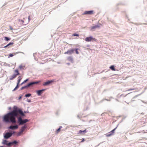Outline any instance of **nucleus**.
Segmentation results:
<instances>
[{
  "label": "nucleus",
  "instance_id": "obj_23",
  "mask_svg": "<svg viewBox=\"0 0 147 147\" xmlns=\"http://www.w3.org/2000/svg\"><path fill=\"white\" fill-rule=\"evenodd\" d=\"M30 16H28V21H27L26 23H25V24H23L24 25H26V24H28L29 22V21H30Z\"/></svg>",
  "mask_w": 147,
  "mask_h": 147
},
{
  "label": "nucleus",
  "instance_id": "obj_27",
  "mask_svg": "<svg viewBox=\"0 0 147 147\" xmlns=\"http://www.w3.org/2000/svg\"><path fill=\"white\" fill-rule=\"evenodd\" d=\"M31 94H26L25 95V96L26 97H29L31 96Z\"/></svg>",
  "mask_w": 147,
  "mask_h": 147
},
{
  "label": "nucleus",
  "instance_id": "obj_42",
  "mask_svg": "<svg viewBox=\"0 0 147 147\" xmlns=\"http://www.w3.org/2000/svg\"><path fill=\"white\" fill-rule=\"evenodd\" d=\"M146 24V25L147 24Z\"/></svg>",
  "mask_w": 147,
  "mask_h": 147
},
{
  "label": "nucleus",
  "instance_id": "obj_30",
  "mask_svg": "<svg viewBox=\"0 0 147 147\" xmlns=\"http://www.w3.org/2000/svg\"><path fill=\"white\" fill-rule=\"evenodd\" d=\"M74 50V51H75L76 54H79V52L78 51V49H75Z\"/></svg>",
  "mask_w": 147,
  "mask_h": 147
},
{
  "label": "nucleus",
  "instance_id": "obj_6",
  "mask_svg": "<svg viewBox=\"0 0 147 147\" xmlns=\"http://www.w3.org/2000/svg\"><path fill=\"white\" fill-rule=\"evenodd\" d=\"M27 126L26 125H24L22 127L20 130V132L18 134L19 136L21 135L23 132L25 130V129L26 128Z\"/></svg>",
  "mask_w": 147,
  "mask_h": 147
},
{
  "label": "nucleus",
  "instance_id": "obj_15",
  "mask_svg": "<svg viewBox=\"0 0 147 147\" xmlns=\"http://www.w3.org/2000/svg\"><path fill=\"white\" fill-rule=\"evenodd\" d=\"M67 60L68 61L71 62V63L73 62V58L71 56L68 57L67 58Z\"/></svg>",
  "mask_w": 147,
  "mask_h": 147
},
{
  "label": "nucleus",
  "instance_id": "obj_26",
  "mask_svg": "<svg viewBox=\"0 0 147 147\" xmlns=\"http://www.w3.org/2000/svg\"><path fill=\"white\" fill-rule=\"evenodd\" d=\"M72 36H79V35L78 34L75 33V34H73L72 35Z\"/></svg>",
  "mask_w": 147,
  "mask_h": 147
},
{
  "label": "nucleus",
  "instance_id": "obj_9",
  "mask_svg": "<svg viewBox=\"0 0 147 147\" xmlns=\"http://www.w3.org/2000/svg\"><path fill=\"white\" fill-rule=\"evenodd\" d=\"M74 49H72L70 50H69L68 51H67V52H65L64 53V54H68L69 55H71V54L74 53Z\"/></svg>",
  "mask_w": 147,
  "mask_h": 147
},
{
  "label": "nucleus",
  "instance_id": "obj_39",
  "mask_svg": "<svg viewBox=\"0 0 147 147\" xmlns=\"http://www.w3.org/2000/svg\"><path fill=\"white\" fill-rule=\"evenodd\" d=\"M16 90V88H15L13 90V91H15Z\"/></svg>",
  "mask_w": 147,
  "mask_h": 147
},
{
  "label": "nucleus",
  "instance_id": "obj_8",
  "mask_svg": "<svg viewBox=\"0 0 147 147\" xmlns=\"http://www.w3.org/2000/svg\"><path fill=\"white\" fill-rule=\"evenodd\" d=\"M12 135V134L11 133H7L5 135L4 137L5 139H7L10 137Z\"/></svg>",
  "mask_w": 147,
  "mask_h": 147
},
{
  "label": "nucleus",
  "instance_id": "obj_29",
  "mask_svg": "<svg viewBox=\"0 0 147 147\" xmlns=\"http://www.w3.org/2000/svg\"><path fill=\"white\" fill-rule=\"evenodd\" d=\"M25 67V66H22V65H20L19 66V68L20 69H23L24 68V67Z\"/></svg>",
  "mask_w": 147,
  "mask_h": 147
},
{
  "label": "nucleus",
  "instance_id": "obj_7",
  "mask_svg": "<svg viewBox=\"0 0 147 147\" xmlns=\"http://www.w3.org/2000/svg\"><path fill=\"white\" fill-rule=\"evenodd\" d=\"M54 81L53 80H49L43 83L42 84V85L43 86H48L53 82Z\"/></svg>",
  "mask_w": 147,
  "mask_h": 147
},
{
  "label": "nucleus",
  "instance_id": "obj_36",
  "mask_svg": "<svg viewBox=\"0 0 147 147\" xmlns=\"http://www.w3.org/2000/svg\"><path fill=\"white\" fill-rule=\"evenodd\" d=\"M18 79H20V80H21V79L22 78L21 76H20L18 77Z\"/></svg>",
  "mask_w": 147,
  "mask_h": 147
},
{
  "label": "nucleus",
  "instance_id": "obj_13",
  "mask_svg": "<svg viewBox=\"0 0 147 147\" xmlns=\"http://www.w3.org/2000/svg\"><path fill=\"white\" fill-rule=\"evenodd\" d=\"M87 131L86 129H85V130L83 131L80 130L78 131V134H83L86 133Z\"/></svg>",
  "mask_w": 147,
  "mask_h": 147
},
{
  "label": "nucleus",
  "instance_id": "obj_41",
  "mask_svg": "<svg viewBox=\"0 0 147 147\" xmlns=\"http://www.w3.org/2000/svg\"><path fill=\"white\" fill-rule=\"evenodd\" d=\"M21 97H20L19 98V99H21Z\"/></svg>",
  "mask_w": 147,
  "mask_h": 147
},
{
  "label": "nucleus",
  "instance_id": "obj_35",
  "mask_svg": "<svg viewBox=\"0 0 147 147\" xmlns=\"http://www.w3.org/2000/svg\"><path fill=\"white\" fill-rule=\"evenodd\" d=\"M18 86H19V84H17V86L15 88H16V89H17L19 88Z\"/></svg>",
  "mask_w": 147,
  "mask_h": 147
},
{
  "label": "nucleus",
  "instance_id": "obj_25",
  "mask_svg": "<svg viewBox=\"0 0 147 147\" xmlns=\"http://www.w3.org/2000/svg\"><path fill=\"white\" fill-rule=\"evenodd\" d=\"M13 109H14L13 110H16V111H17V112H18V108H17V107L16 106H14L13 107Z\"/></svg>",
  "mask_w": 147,
  "mask_h": 147
},
{
  "label": "nucleus",
  "instance_id": "obj_44",
  "mask_svg": "<svg viewBox=\"0 0 147 147\" xmlns=\"http://www.w3.org/2000/svg\"><path fill=\"white\" fill-rule=\"evenodd\" d=\"M0 147H3V146H0Z\"/></svg>",
  "mask_w": 147,
  "mask_h": 147
},
{
  "label": "nucleus",
  "instance_id": "obj_19",
  "mask_svg": "<svg viewBox=\"0 0 147 147\" xmlns=\"http://www.w3.org/2000/svg\"><path fill=\"white\" fill-rule=\"evenodd\" d=\"M100 27V26L98 25H95V26H92L91 27V30L94 29L96 28H99Z\"/></svg>",
  "mask_w": 147,
  "mask_h": 147
},
{
  "label": "nucleus",
  "instance_id": "obj_43",
  "mask_svg": "<svg viewBox=\"0 0 147 147\" xmlns=\"http://www.w3.org/2000/svg\"><path fill=\"white\" fill-rule=\"evenodd\" d=\"M29 102H30V101L29 100H28V101Z\"/></svg>",
  "mask_w": 147,
  "mask_h": 147
},
{
  "label": "nucleus",
  "instance_id": "obj_37",
  "mask_svg": "<svg viewBox=\"0 0 147 147\" xmlns=\"http://www.w3.org/2000/svg\"><path fill=\"white\" fill-rule=\"evenodd\" d=\"M20 21L21 22H22V24H23V23H24V21H25L23 20H20Z\"/></svg>",
  "mask_w": 147,
  "mask_h": 147
},
{
  "label": "nucleus",
  "instance_id": "obj_33",
  "mask_svg": "<svg viewBox=\"0 0 147 147\" xmlns=\"http://www.w3.org/2000/svg\"><path fill=\"white\" fill-rule=\"evenodd\" d=\"M135 89H135V88L129 89H128L127 90V91L132 90H134Z\"/></svg>",
  "mask_w": 147,
  "mask_h": 147
},
{
  "label": "nucleus",
  "instance_id": "obj_34",
  "mask_svg": "<svg viewBox=\"0 0 147 147\" xmlns=\"http://www.w3.org/2000/svg\"><path fill=\"white\" fill-rule=\"evenodd\" d=\"M21 80L18 79V83H17V84H19Z\"/></svg>",
  "mask_w": 147,
  "mask_h": 147
},
{
  "label": "nucleus",
  "instance_id": "obj_5",
  "mask_svg": "<svg viewBox=\"0 0 147 147\" xmlns=\"http://www.w3.org/2000/svg\"><path fill=\"white\" fill-rule=\"evenodd\" d=\"M15 72L16 73L15 74L13 75L12 76H10L9 79L10 80H13L14 78L16 77L17 76L19 75L20 73L19 72L18 70V69H16L15 70Z\"/></svg>",
  "mask_w": 147,
  "mask_h": 147
},
{
  "label": "nucleus",
  "instance_id": "obj_24",
  "mask_svg": "<svg viewBox=\"0 0 147 147\" xmlns=\"http://www.w3.org/2000/svg\"><path fill=\"white\" fill-rule=\"evenodd\" d=\"M113 135L112 133H110V132H109V133H108V134H107L106 135V136L107 137H109L111 136V135Z\"/></svg>",
  "mask_w": 147,
  "mask_h": 147
},
{
  "label": "nucleus",
  "instance_id": "obj_2",
  "mask_svg": "<svg viewBox=\"0 0 147 147\" xmlns=\"http://www.w3.org/2000/svg\"><path fill=\"white\" fill-rule=\"evenodd\" d=\"M18 122L19 123V125H22L24 123L29 121V120L27 119H25L22 120V118L21 117H19L18 118Z\"/></svg>",
  "mask_w": 147,
  "mask_h": 147
},
{
  "label": "nucleus",
  "instance_id": "obj_1",
  "mask_svg": "<svg viewBox=\"0 0 147 147\" xmlns=\"http://www.w3.org/2000/svg\"><path fill=\"white\" fill-rule=\"evenodd\" d=\"M18 115V112L16 110H13L12 111L4 115L3 121L7 123L10 122L12 123H15L16 122L15 117L17 116Z\"/></svg>",
  "mask_w": 147,
  "mask_h": 147
},
{
  "label": "nucleus",
  "instance_id": "obj_3",
  "mask_svg": "<svg viewBox=\"0 0 147 147\" xmlns=\"http://www.w3.org/2000/svg\"><path fill=\"white\" fill-rule=\"evenodd\" d=\"M40 82V81H37L33 82L30 83L29 84H28L27 85L22 87L21 89V90H23L24 89H25L26 88L29 87L30 86L33 85L34 84H37L39 83Z\"/></svg>",
  "mask_w": 147,
  "mask_h": 147
},
{
  "label": "nucleus",
  "instance_id": "obj_11",
  "mask_svg": "<svg viewBox=\"0 0 147 147\" xmlns=\"http://www.w3.org/2000/svg\"><path fill=\"white\" fill-rule=\"evenodd\" d=\"M46 90V89H42L40 90H38L36 91V93L38 95H40L42 93V92Z\"/></svg>",
  "mask_w": 147,
  "mask_h": 147
},
{
  "label": "nucleus",
  "instance_id": "obj_18",
  "mask_svg": "<svg viewBox=\"0 0 147 147\" xmlns=\"http://www.w3.org/2000/svg\"><path fill=\"white\" fill-rule=\"evenodd\" d=\"M17 143V142H16V141H14L13 142H9V146H10L11 145L13 144H16Z\"/></svg>",
  "mask_w": 147,
  "mask_h": 147
},
{
  "label": "nucleus",
  "instance_id": "obj_22",
  "mask_svg": "<svg viewBox=\"0 0 147 147\" xmlns=\"http://www.w3.org/2000/svg\"><path fill=\"white\" fill-rule=\"evenodd\" d=\"M13 42H10L7 45H6V46H5L4 47V48H6L7 47H8L10 45H13Z\"/></svg>",
  "mask_w": 147,
  "mask_h": 147
},
{
  "label": "nucleus",
  "instance_id": "obj_10",
  "mask_svg": "<svg viewBox=\"0 0 147 147\" xmlns=\"http://www.w3.org/2000/svg\"><path fill=\"white\" fill-rule=\"evenodd\" d=\"M94 13V11L93 10L85 11L84 13V15L89 14L91 15Z\"/></svg>",
  "mask_w": 147,
  "mask_h": 147
},
{
  "label": "nucleus",
  "instance_id": "obj_4",
  "mask_svg": "<svg viewBox=\"0 0 147 147\" xmlns=\"http://www.w3.org/2000/svg\"><path fill=\"white\" fill-rule=\"evenodd\" d=\"M84 40L86 42H91L94 41L95 42L96 41L97 39H96L94 38H93L92 36H90L88 37H86L85 39Z\"/></svg>",
  "mask_w": 147,
  "mask_h": 147
},
{
  "label": "nucleus",
  "instance_id": "obj_38",
  "mask_svg": "<svg viewBox=\"0 0 147 147\" xmlns=\"http://www.w3.org/2000/svg\"><path fill=\"white\" fill-rule=\"evenodd\" d=\"M9 28H10V29L11 30H13V28H12V27L11 26H9Z\"/></svg>",
  "mask_w": 147,
  "mask_h": 147
},
{
  "label": "nucleus",
  "instance_id": "obj_40",
  "mask_svg": "<svg viewBox=\"0 0 147 147\" xmlns=\"http://www.w3.org/2000/svg\"><path fill=\"white\" fill-rule=\"evenodd\" d=\"M67 65H70V63H67Z\"/></svg>",
  "mask_w": 147,
  "mask_h": 147
},
{
  "label": "nucleus",
  "instance_id": "obj_16",
  "mask_svg": "<svg viewBox=\"0 0 147 147\" xmlns=\"http://www.w3.org/2000/svg\"><path fill=\"white\" fill-rule=\"evenodd\" d=\"M21 53V52H18L16 53H12V54H10L9 55V57H12L13 56L15 55H16V54L18 53Z\"/></svg>",
  "mask_w": 147,
  "mask_h": 147
},
{
  "label": "nucleus",
  "instance_id": "obj_21",
  "mask_svg": "<svg viewBox=\"0 0 147 147\" xmlns=\"http://www.w3.org/2000/svg\"><path fill=\"white\" fill-rule=\"evenodd\" d=\"M110 68L113 71H116V69L115 68L114 65H111L110 67Z\"/></svg>",
  "mask_w": 147,
  "mask_h": 147
},
{
  "label": "nucleus",
  "instance_id": "obj_17",
  "mask_svg": "<svg viewBox=\"0 0 147 147\" xmlns=\"http://www.w3.org/2000/svg\"><path fill=\"white\" fill-rule=\"evenodd\" d=\"M2 143L6 145L9 146V143H8V141L6 140H3V141Z\"/></svg>",
  "mask_w": 147,
  "mask_h": 147
},
{
  "label": "nucleus",
  "instance_id": "obj_28",
  "mask_svg": "<svg viewBox=\"0 0 147 147\" xmlns=\"http://www.w3.org/2000/svg\"><path fill=\"white\" fill-rule=\"evenodd\" d=\"M5 39L6 41L9 40H10L9 38H7L6 37H5Z\"/></svg>",
  "mask_w": 147,
  "mask_h": 147
},
{
  "label": "nucleus",
  "instance_id": "obj_14",
  "mask_svg": "<svg viewBox=\"0 0 147 147\" xmlns=\"http://www.w3.org/2000/svg\"><path fill=\"white\" fill-rule=\"evenodd\" d=\"M19 113L22 116H24V114L23 111L22 110L20 109H18V113Z\"/></svg>",
  "mask_w": 147,
  "mask_h": 147
},
{
  "label": "nucleus",
  "instance_id": "obj_20",
  "mask_svg": "<svg viewBox=\"0 0 147 147\" xmlns=\"http://www.w3.org/2000/svg\"><path fill=\"white\" fill-rule=\"evenodd\" d=\"M62 127L61 126H60L59 127V128H58L57 130L56 131V134H58L59 132L61 131V129L62 128Z\"/></svg>",
  "mask_w": 147,
  "mask_h": 147
},
{
  "label": "nucleus",
  "instance_id": "obj_32",
  "mask_svg": "<svg viewBox=\"0 0 147 147\" xmlns=\"http://www.w3.org/2000/svg\"><path fill=\"white\" fill-rule=\"evenodd\" d=\"M116 129V128L113 129L110 132V133H112V134H113Z\"/></svg>",
  "mask_w": 147,
  "mask_h": 147
},
{
  "label": "nucleus",
  "instance_id": "obj_12",
  "mask_svg": "<svg viewBox=\"0 0 147 147\" xmlns=\"http://www.w3.org/2000/svg\"><path fill=\"white\" fill-rule=\"evenodd\" d=\"M18 128V126L17 125H16L14 126L11 125L9 127V128L12 129H16Z\"/></svg>",
  "mask_w": 147,
  "mask_h": 147
},
{
  "label": "nucleus",
  "instance_id": "obj_31",
  "mask_svg": "<svg viewBox=\"0 0 147 147\" xmlns=\"http://www.w3.org/2000/svg\"><path fill=\"white\" fill-rule=\"evenodd\" d=\"M28 79L26 80L21 84V85L25 83L27 81H28Z\"/></svg>",
  "mask_w": 147,
  "mask_h": 147
}]
</instances>
